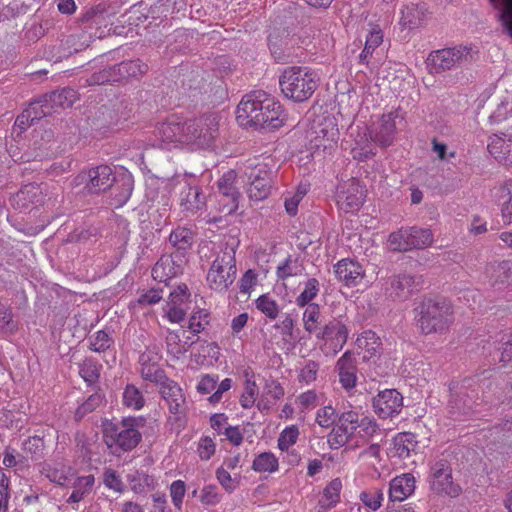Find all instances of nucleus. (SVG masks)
Here are the masks:
<instances>
[{
    "instance_id": "1",
    "label": "nucleus",
    "mask_w": 512,
    "mask_h": 512,
    "mask_svg": "<svg viewBox=\"0 0 512 512\" xmlns=\"http://www.w3.org/2000/svg\"><path fill=\"white\" fill-rule=\"evenodd\" d=\"M416 325L422 334H442L453 322L451 303L440 297H425L414 309Z\"/></svg>"
},
{
    "instance_id": "2",
    "label": "nucleus",
    "mask_w": 512,
    "mask_h": 512,
    "mask_svg": "<svg viewBox=\"0 0 512 512\" xmlns=\"http://www.w3.org/2000/svg\"><path fill=\"white\" fill-rule=\"evenodd\" d=\"M279 86L285 98L302 103L310 99L317 90L319 78L308 67L290 66L280 75Z\"/></svg>"
},
{
    "instance_id": "3",
    "label": "nucleus",
    "mask_w": 512,
    "mask_h": 512,
    "mask_svg": "<svg viewBox=\"0 0 512 512\" xmlns=\"http://www.w3.org/2000/svg\"><path fill=\"white\" fill-rule=\"evenodd\" d=\"M235 250L227 245L216 254L207 274V282L215 291H226L236 279Z\"/></svg>"
},
{
    "instance_id": "4",
    "label": "nucleus",
    "mask_w": 512,
    "mask_h": 512,
    "mask_svg": "<svg viewBox=\"0 0 512 512\" xmlns=\"http://www.w3.org/2000/svg\"><path fill=\"white\" fill-rule=\"evenodd\" d=\"M310 148L314 153L331 154L336 148L339 130L335 120L329 116L318 117L308 132Z\"/></svg>"
},
{
    "instance_id": "5",
    "label": "nucleus",
    "mask_w": 512,
    "mask_h": 512,
    "mask_svg": "<svg viewBox=\"0 0 512 512\" xmlns=\"http://www.w3.org/2000/svg\"><path fill=\"white\" fill-rule=\"evenodd\" d=\"M433 241L432 231L418 226L402 227L392 232L388 238L390 248L400 252L424 249L431 246Z\"/></svg>"
},
{
    "instance_id": "6",
    "label": "nucleus",
    "mask_w": 512,
    "mask_h": 512,
    "mask_svg": "<svg viewBox=\"0 0 512 512\" xmlns=\"http://www.w3.org/2000/svg\"><path fill=\"white\" fill-rule=\"evenodd\" d=\"M483 284L496 295L512 291V260H492L482 271Z\"/></svg>"
},
{
    "instance_id": "7",
    "label": "nucleus",
    "mask_w": 512,
    "mask_h": 512,
    "mask_svg": "<svg viewBox=\"0 0 512 512\" xmlns=\"http://www.w3.org/2000/svg\"><path fill=\"white\" fill-rule=\"evenodd\" d=\"M219 121L216 114H206L196 119L185 120V144L198 147L209 146L218 134Z\"/></svg>"
},
{
    "instance_id": "8",
    "label": "nucleus",
    "mask_w": 512,
    "mask_h": 512,
    "mask_svg": "<svg viewBox=\"0 0 512 512\" xmlns=\"http://www.w3.org/2000/svg\"><path fill=\"white\" fill-rule=\"evenodd\" d=\"M429 484L437 495L457 498L462 493L461 486L453 480L452 467L446 459L437 460L431 465Z\"/></svg>"
},
{
    "instance_id": "9",
    "label": "nucleus",
    "mask_w": 512,
    "mask_h": 512,
    "mask_svg": "<svg viewBox=\"0 0 512 512\" xmlns=\"http://www.w3.org/2000/svg\"><path fill=\"white\" fill-rule=\"evenodd\" d=\"M115 177L110 166L99 165L79 173L73 179V185L83 186V190L87 193H100L112 186Z\"/></svg>"
},
{
    "instance_id": "10",
    "label": "nucleus",
    "mask_w": 512,
    "mask_h": 512,
    "mask_svg": "<svg viewBox=\"0 0 512 512\" xmlns=\"http://www.w3.org/2000/svg\"><path fill=\"white\" fill-rule=\"evenodd\" d=\"M106 443L123 451L134 449L141 441V434L135 427V419H123L120 424L106 428Z\"/></svg>"
},
{
    "instance_id": "11",
    "label": "nucleus",
    "mask_w": 512,
    "mask_h": 512,
    "mask_svg": "<svg viewBox=\"0 0 512 512\" xmlns=\"http://www.w3.org/2000/svg\"><path fill=\"white\" fill-rule=\"evenodd\" d=\"M471 48L467 46H457L433 51L427 58V65L431 73H442L471 59Z\"/></svg>"
},
{
    "instance_id": "12",
    "label": "nucleus",
    "mask_w": 512,
    "mask_h": 512,
    "mask_svg": "<svg viewBox=\"0 0 512 512\" xmlns=\"http://www.w3.org/2000/svg\"><path fill=\"white\" fill-rule=\"evenodd\" d=\"M271 96L263 90L253 91L245 95L237 106L236 119L243 127H252V122L262 115L264 103L270 100Z\"/></svg>"
},
{
    "instance_id": "13",
    "label": "nucleus",
    "mask_w": 512,
    "mask_h": 512,
    "mask_svg": "<svg viewBox=\"0 0 512 512\" xmlns=\"http://www.w3.org/2000/svg\"><path fill=\"white\" fill-rule=\"evenodd\" d=\"M248 179L247 193L250 199L261 201L268 197L271 191L272 177L266 165H257L245 172Z\"/></svg>"
},
{
    "instance_id": "14",
    "label": "nucleus",
    "mask_w": 512,
    "mask_h": 512,
    "mask_svg": "<svg viewBox=\"0 0 512 512\" xmlns=\"http://www.w3.org/2000/svg\"><path fill=\"white\" fill-rule=\"evenodd\" d=\"M184 129L185 120L173 116L157 126L155 136L162 147H175L177 144H185L186 131Z\"/></svg>"
},
{
    "instance_id": "15",
    "label": "nucleus",
    "mask_w": 512,
    "mask_h": 512,
    "mask_svg": "<svg viewBox=\"0 0 512 512\" xmlns=\"http://www.w3.org/2000/svg\"><path fill=\"white\" fill-rule=\"evenodd\" d=\"M101 18V15L95 13L94 10H90L82 16L81 21L83 24H86V30L80 33L72 34L67 37L64 45L66 46V50L68 51V53H77L90 46V43L92 42L93 38L97 36H93L92 33L88 30H91L94 24L98 25L100 23Z\"/></svg>"
},
{
    "instance_id": "16",
    "label": "nucleus",
    "mask_w": 512,
    "mask_h": 512,
    "mask_svg": "<svg viewBox=\"0 0 512 512\" xmlns=\"http://www.w3.org/2000/svg\"><path fill=\"white\" fill-rule=\"evenodd\" d=\"M365 199V190L355 179L348 180L338 187L337 202L345 212L357 211Z\"/></svg>"
},
{
    "instance_id": "17",
    "label": "nucleus",
    "mask_w": 512,
    "mask_h": 512,
    "mask_svg": "<svg viewBox=\"0 0 512 512\" xmlns=\"http://www.w3.org/2000/svg\"><path fill=\"white\" fill-rule=\"evenodd\" d=\"M236 178V172L230 170L224 173L217 183L219 202H222L220 211L225 214H231L238 208L239 192L235 186Z\"/></svg>"
},
{
    "instance_id": "18",
    "label": "nucleus",
    "mask_w": 512,
    "mask_h": 512,
    "mask_svg": "<svg viewBox=\"0 0 512 512\" xmlns=\"http://www.w3.org/2000/svg\"><path fill=\"white\" fill-rule=\"evenodd\" d=\"M403 407V396L396 389H385L373 398V408L380 418L398 415Z\"/></svg>"
},
{
    "instance_id": "19",
    "label": "nucleus",
    "mask_w": 512,
    "mask_h": 512,
    "mask_svg": "<svg viewBox=\"0 0 512 512\" xmlns=\"http://www.w3.org/2000/svg\"><path fill=\"white\" fill-rule=\"evenodd\" d=\"M253 122L252 127L275 130L284 125L285 115L281 105L273 97L264 103V110Z\"/></svg>"
},
{
    "instance_id": "20",
    "label": "nucleus",
    "mask_w": 512,
    "mask_h": 512,
    "mask_svg": "<svg viewBox=\"0 0 512 512\" xmlns=\"http://www.w3.org/2000/svg\"><path fill=\"white\" fill-rule=\"evenodd\" d=\"M159 393L168 406L169 412L181 415L185 412V396L182 388L172 379L167 378L159 386Z\"/></svg>"
},
{
    "instance_id": "21",
    "label": "nucleus",
    "mask_w": 512,
    "mask_h": 512,
    "mask_svg": "<svg viewBox=\"0 0 512 512\" xmlns=\"http://www.w3.org/2000/svg\"><path fill=\"white\" fill-rule=\"evenodd\" d=\"M397 117L396 111L383 114L378 124L370 131L371 140L381 147L392 145L396 133L395 120Z\"/></svg>"
},
{
    "instance_id": "22",
    "label": "nucleus",
    "mask_w": 512,
    "mask_h": 512,
    "mask_svg": "<svg viewBox=\"0 0 512 512\" xmlns=\"http://www.w3.org/2000/svg\"><path fill=\"white\" fill-rule=\"evenodd\" d=\"M182 259L179 256L163 255L152 268V277L158 282L167 283L182 272Z\"/></svg>"
},
{
    "instance_id": "23",
    "label": "nucleus",
    "mask_w": 512,
    "mask_h": 512,
    "mask_svg": "<svg viewBox=\"0 0 512 512\" xmlns=\"http://www.w3.org/2000/svg\"><path fill=\"white\" fill-rule=\"evenodd\" d=\"M495 203L501 207V217L505 224H512V180L495 186L491 190Z\"/></svg>"
},
{
    "instance_id": "24",
    "label": "nucleus",
    "mask_w": 512,
    "mask_h": 512,
    "mask_svg": "<svg viewBox=\"0 0 512 512\" xmlns=\"http://www.w3.org/2000/svg\"><path fill=\"white\" fill-rule=\"evenodd\" d=\"M134 180L130 173L122 172L116 175L112 186H110V196L115 201V206L124 205L130 198L133 190Z\"/></svg>"
},
{
    "instance_id": "25",
    "label": "nucleus",
    "mask_w": 512,
    "mask_h": 512,
    "mask_svg": "<svg viewBox=\"0 0 512 512\" xmlns=\"http://www.w3.org/2000/svg\"><path fill=\"white\" fill-rule=\"evenodd\" d=\"M489 153L497 160L506 165H512V136L493 135L488 143Z\"/></svg>"
},
{
    "instance_id": "26",
    "label": "nucleus",
    "mask_w": 512,
    "mask_h": 512,
    "mask_svg": "<svg viewBox=\"0 0 512 512\" xmlns=\"http://www.w3.org/2000/svg\"><path fill=\"white\" fill-rule=\"evenodd\" d=\"M389 285L387 291L391 297L405 299L417 290L418 282L414 276L403 273L391 277Z\"/></svg>"
},
{
    "instance_id": "27",
    "label": "nucleus",
    "mask_w": 512,
    "mask_h": 512,
    "mask_svg": "<svg viewBox=\"0 0 512 512\" xmlns=\"http://www.w3.org/2000/svg\"><path fill=\"white\" fill-rule=\"evenodd\" d=\"M336 277L347 286H355L363 277V270L359 263L344 259L334 266Z\"/></svg>"
},
{
    "instance_id": "28",
    "label": "nucleus",
    "mask_w": 512,
    "mask_h": 512,
    "mask_svg": "<svg viewBox=\"0 0 512 512\" xmlns=\"http://www.w3.org/2000/svg\"><path fill=\"white\" fill-rule=\"evenodd\" d=\"M427 20V8L424 4H408L401 9L400 25L413 29L425 23Z\"/></svg>"
},
{
    "instance_id": "29",
    "label": "nucleus",
    "mask_w": 512,
    "mask_h": 512,
    "mask_svg": "<svg viewBox=\"0 0 512 512\" xmlns=\"http://www.w3.org/2000/svg\"><path fill=\"white\" fill-rule=\"evenodd\" d=\"M415 489V479L410 473L397 476L390 482L389 498L391 501H403L408 498Z\"/></svg>"
},
{
    "instance_id": "30",
    "label": "nucleus",
    "mask_w": 512,
    "mask_h": 512,
    "mask_svg": "<svg viewBox=\"0 0 512 512\" xmlns=\"http://www.w3.org/2000/svg\"><path fill=\"white\" fill-rule=\"evenodd\" d=\"M180 196V205L184 211L195 213L205 206L206 198L199 186L184 187Z\"/></svg>"
},
{
    "instance_id": "31",
    "label": "nucleus",
    "mask_w": 512,
    "mask_h": 512,
    "mask_svg": "<svg viewBox=\"0 0 512 512\" xmlns=\"http://www.w3.org/2000/svg\"><path fill=\"white\" fill-rule=\"evenodd\" d=\"M46 103L51 109V113L57 108H69L78 99L77 92L72 88H63L56 90L44 96Z\"/></svg>"
},
{
    "instance_id": "32",
    "label": "nucleus",
    "mask_w": 512,
    "mask_h": 512,
    "mask_svg": "<svg viewBox=\"0 0 512 512\" xmlns=\"http://www.w3.org/2000/svg\"><path fill=\"white\" fill-rule=\"evenodd\" d=\"M383 31L378 25H371L366 38L362 52L359 54V63L368 65L369 58L372 56L376 48L383 43Z\"/></svg>"
},
{
    "instance_id": "33",
    "label": "nucleus",
    "mask_w": 512,
    "mask_h": 512,
    "mask_svg": "<svg viewBox=\"0 0 512 512\" xmlns=\"http://www.w3.org/2000/svg\"><path fill=\"white\" fill-rule=\"evenodd\" d=\"M348 333L347 327L341 321L332 320L316 333V337L322 340H335L342 347L347 341Z\"/></svg>"
},
{
    "instance_id": "34",
    "label": "nucleus",
    "mask_w": 512,
    "mask_h": 512,
    "mask_svg": "<svg viewBox=\"0 0 512 512\" xmlns=\"http://www.w3.org/2000/svg\"><path fill=\"white\" fill-rule=\"evenodd\" d=\"M41 200V189L35 184L25 185L11 199L12 204L17 208H28L29 205L40 203Z\"/></svg>"
},
{
    "instance_id": "35",
    "label": "nucleus",
    "mask_w": 512,
    "mask_h": 512,
    "mask_svg": "<svg viewBox=\"0 0 512 512\" xmlns=\"http://www.w3.org/2000/svg\"><path fill=\"white\" fill-rule=\"evenodd\" d=\"M139 362L141 366L140 373L144 380L150 381L159 386L168 378L165 371L161 369L157 363L150 362L147 356L141 355Z\"/></svg>"
},
{
    "instance_id": "36",
    "label": "nucleus",
    "mask_w": 512,
    "mask_h": 512,
    "mask_svg": "<svg viewBox=\"0 0 512 512\" xmlns=\"http://www.w3.org/2000/svg\"><path fill=\"white\" fill-rule=\"evenodd\" d=\"M189 340L190 338L188 337L186 341H182L177 332L168 331L166 335L167 352L175 358H179L189 350L192 344L195 343L194 341Z\"/></svg>"
},
{
    "instance_id": "37",
    "label": "nucleus",
    "mask_w": 512,
    "mask_h": 512,
    "mask_svg": "<svg viewBox=\"0 0 512 512\" xmlns=\"http://www.w3.org/2000/svg\"><path fill=\"white\" fill-rule=\"evenodd\" d=\"M342 489V482L340 479H333L324 489L323 497L320 500V505L324 509H329L335 506L340 500V491Z\"/></svg>"
},
{
    "instance_id": "38",
    "label": "nucleus",
    "mask_w": 512,
    "mask_h": 512,
    "mask_svg": "<svg viewBox=\"0 0 512 512\" xmlns=\"http://www.w3.org/2000/svg\"><path fill=\"white\" fill-rule=\"evenodd\" d=\"M122 401L125 407L133 410H140L145 404L142 392L132 384L126 385Z\"/></svg>"
},
{
    "instance_id": "39",
    "label": "nucleus",
    "mask_w": 512,
    "mask_h": 512,
    "mask_svg": "<svg viewBox=\"0 0 512 512\" xmlns=\"http://www.w3.org/2000/svg\"><path fill=\"white\" fill-rule=\"evenodd\" d=\"M302 270L303 268L299 261L289 256L277 266L276 275L278 279L284 281L289 277L301 275Z\"/></svg>"
},
{
    "instance_id": "40",
    "label": "nucleus",
    "mask_w": 512,
    "mask_h": 512,
    "mask_svg": "<svg viewBox=\"0 0 512 512\" xmlns=\"http://www.w3.org/2000/svg\"><path fill=\"white\" fill-rule=\"evenodd\" d=\"M169 241L178 250H186L192 245L193 233L188 228L178 227L171 232Z\"/></svg>"
},
{
    "instance_id": "41",
    "label": "nucleus",
    "mask_w": 512,
    "mask_h": 512,
    "mask_svg": "<svg viewBox=\"0 0 512 512\" xmlns=\"http://www.w3.org/2000/svg\"><path fill=\"white\" fill-rule=\"evenodd\" d=\"M256 308L266 317L275 320L280 312V307L269 294L259 296L255 301Z\"/></svg>"
},
{
    "instance_id": "42",
    "label": "nucleus",
    "mask_w": 512,
    "mask_h": 512,
    "mask_svg": "<svg viewBox=\"0 0 512 512\" xmlns=\"http://www.w3.org/2000/svg\"><path fill=\"white\" fill-rule=\"evenodd\" d=\"M304 329L309 333H317L320 324V307L317 304L307 305L303 313Z\"/></svg>"
},
{
    "instance_id": "43",
    "label": "nucleus",
    "mask_w": 512,
    "mask_h": 512,
    "mask_svg": "<svg viewBox=\"0 0 512 512\" xmlns=\"http://www.w3.org/2000/svg\"><path fill=\"white\" fill-rule=\"evenodd\" d=\"M79 374L89 385L98 381L100 376V366L91 358L84 359L79 364Z\"/></svg>"
},
{
    "instance_id": "44",
    "label": "nucleus",
    "mask_w": 512,
    "mask_h": 512,
    "mask_svg": "<svg viewBox=\"0 0 512 512\" xmlns=\"http://www.w3.org/2000/svg\"><path fill=\"white\" fill-rule=\"evenodd\" d=\"M359 420V414L349 410L338 417L336 426L352 437L359 426Z\"/></svg>"
},
{
    "instance_id": "45",
    "label": "nucleus",
    "mask_w": 512,
    "mask_h": 512,
    "mask_svg": "<svg viewBox=\"0 0 512 512\" xmlns=\"http://www.w3.org/2000/svg\"><path fill=\"white\" fill-rule=\"evenodd\" d=\"M252 468L257 472L272 473L278 469V460L273 453L264 452L254 459Z\"/></svg>"
},
{
    "instance_id": "46",
    "label": "nucleus",
    "mask_w": 512,
    "mask_h": 512,
    "mask_svg": "<svg viewBox=\"0 0 512 512\" xmlns=\"http://www.w3.org/2000/svg\"><path fill=\"white\" fill-rule=\"evenodd\" d=\"M492 5L499 9V17L502 23L512 37V0H490Z\"/></svg>"
},
{
    "instance_id": "47",
    "label": "nucleus",
    "mask_w": 512,
    "mask_h": 512,
    "mask_svg": "<svg viewBox=\"0 0 512 512\" xmlns=\"http://www.w3.org/2000/svg\"><path fill=\"white\" fill-rule=\"evenodd\" d=\"M319 282L316 278H310L305 283L304 290L296 298V304L300 307L309 305L319 292Z\"/></svg>"
},
{
    "instance_id": "48",
    "label": "nucleus",
    "mask_w": 512,
    "mask_h": 512,
    "mask_svg": "<svg viewBox=\"0 0 512 512\" xmlns=\"http://www.w3.org/2000/svg\"><path fill=\"white\" fill-rule=\"evenodd\" d=\"M89 342L91 350L101 353L108 350L114 341L106 331L100 330L89 338Z\"/></svg>"
},
{
    "instance_id": "49",
    "label": "nucleus",
    "mask_w": 512,
    "mask_h": 512,
    "mask_svg": "<svg viewBox=\"0 0 512 512\" xmlns=\"http://www.w3.org/2000/svg\"><path fill=\"white\" fill-rule=\"evenodd\" d=\"M358 428L361 437L367 440L382 434L376 420L367 416L360 418Z\"/></svg>"
},
{
    "instance_id": "50",
    "label": "nucleus",
    "mask_w": 512,
    "mask_h": 512,
    "mask_svg": "<svg viewBox=\"0 0 512 512\" xmlns=\"http://www.w3.org/2000/svg\"><path fill=\"white\" fill-rule=\"evenodd\" d=\"M296 404L301 411H309L321 404V397L314 390H308L297 396Z\"/></svg>"
},
{
    "instance_id": "51",
    "label": "nucleus",
    "mask_w": 512,
    "mask_h": 512,
    "mask_svg": "<svg viewBox=\"0 0 512 512\" xmlns=\"http://www.w3.org/2000/svg\"><path fill=\"white\" fill-rule=\"evenodd\" d=\"M356 345L358 348L365 349L368 353L373 354L380 343L376 334L371 330H367L356 339Z\"/></svg>"
},
{
    "instance_id": "52",
    "label": "nucleus",
    "mask_w": 512,
    "mask_h": 512,
    "mask_svg": "<svg viewBox=\"0 0 512 512\" xmlns=\"http://www.w3.org/2000/svg\"><path fill=\"white\" fill-rule=\"evenodd\" d=\"M337 419L336 410L331 405L320 408L316 413V423L322 428L332 427Z\"/></svg>"
},
{
    "instance_id": "53",
    "label": "nucleus",
    "mask_w": 512,
    "mask_h": 512,
    "mask_svg": "<svg viewBox=\"0 0 512 512\" xmlns=\"http://www.w3.org/2000/svg\"><path fill=\"white\" fill-rule=\"evenodd\" d=\"M102 403H103L102 395L99 393H93L76 410V412H75L76 419H78V420L82 419L86 414L94 411Z\"/></svg>"
},
{
    "instance_id": "54",
    "label": "nucleus",
    "mask_w": 512,
    "mask_h": 512,
    "mask_svg": "<svg viewBox=\"0 0 512 512\" xmlns=\"http://www.w3.org/2000/svg\"><path fill=\"white\" fill-rule=\"evenodd\" d=\"M209 324V313L205 310L194 312L189 319V330L194 334L202 332Z\"/></svg>"
},
{
    "instance_id": "55",
    "label": "nucleus",
    "mask_w": 512,
    "mask_h": 512,
    "mask_svg": "<svg viewBox=\"0 0 512 512\" xmlns=\"http://www.w3.org/2000/svg\"><path fill=\"white\" fill-rule=\"evenodd\" d=\"M298 436L299 429L295 425L285 428L278 438L279 449L282 451L288 450L296 443Z\"/></svg>"
},
{
    "instance_id": "56",
    "label": "nucleus",
    "mask_w": 512,
    "mask_h": 512,
    "mask_svg": "<svg viewBox=\"0 0 512 512\" xmlns=\"http://www.w3.org/2000/svg\"><path fill=\"white\" fill-rule=\"evenodd\" d=\"M360 500L363 504L372 510H377L381 506L383 494L380 490L363 491L360 494Z\"/></svg>"
},
{
    "instance_id": "57",
    "label": "nucleus",
    "mask_w": 512,
    "mask_h": 512,
    "mask_svg": "<svg viewBox=\"0 0 512 512\" xmlns=\"http://www.w3.org/2000/svg\"><path fill=\"white\" fill-rule=\"evenodd\" d=\"M26 110H31L30 119L33 123L34 121L51 114V109H49V106L46 103L44 97L39 101L30 103L29 107L26 108Z\"/></svg>"
},
{
    "instance_id": "58",
    "label": "nucleus",
    "mask_w": 512,
    "mask_h": 512,
    "mask_svg": "<svg viewBox=\"0 0 512 512\" xmlns=\"http://www.w3.org/2000/svg\"><path fill=\"white\" fill-rule=\"evenodd\" d=\"M258 394L257 386L255 382L250 380L246 381V385L244 388V392L241 395L240 403L243 408H251L256 400V396Z\"/></svg>"
},
{
    "instance_id": "59",
    "label": "nucleus",
    "mask_w": 512,
    "mask_h": 512,
    "mask_svg": "<svg viewBox=\"0 0 512 512\" xmlns=\"http://www.w3.org/2000/svg\"><path fill=\"white\" fill-rule=\"evenodd\" d=\"M103 477V482L107 488L118 493H122L124 491V484L116 471L106 469Z\"/></svg>"
},
{
    "instance_id": "60",
    "label": "nucleus",
    "mask_w": 512,
    "mask_h": 512,
    "mask_svg": "<svg viewBox=\"0 0 512 512\" xmlns=\"http://www.w3.org/2000/svg\"><path fill=\"white\" fill-rule=\"evenodd\" d=\"M351 436L345 433L343 430L339 429L337 426L333 427L331 432L328 435V443L332 449H338L345 445Z\"/></svg>"
},
{
    "instance_id": "61",
    "label": "nucleus",
    "mask_w": 512,
    "mask_h": 512,
    "mask_svg": "<svg viewBox=\"0 0 512 512\" xmlns=\"http://www.w3.org/2000/svg\"><path fill=\"white\" fill-rule=\"evenodd\" d=\"M410 438L409 434H402L395 439V448L399 457H408L410 450L414 449L415 444Z\"/></svg>"
},
{
    "instance_id": "62",
    "label": "nucleus",
    "mask_w": 512,
    "mask_h": 512,
    "mask_svg": "<svg viewBox=\"0 0 512 512\" xmlns=\"http://www.w3.org/2000/svg\"><path fill=\"white\" fill-rule=\"evenodd\" d=\"M319 370V364L315 361H308L301 369L299 374V381L310 384L316 380Z\"/></svg>"
},
{
    "instance_id": "63",
    "label": "nucleus",
    "mask_w": 512,
    "mask_h": 512,
    "mask_svg": "<svg viewBox=\"0 0 512 512\" xmlns=\"http://www.w3.org/2000/svg\"><path fill=\"white\" fill-rule=\"evenodd\" d=\"M43 473L51 482L61 486L65 485L68 479L65 470L56 466L48 465L44 467Z\"/></svg>"
},
{
    "instance_id": "64",
    "label": "nucleus",
    "mask_w": 512,
    "mask_h": 512,
    "mask_svg": "<svg viewBox=\"0 0 512 512\" xmlns=\"http://www.w3.org/2000/svg\"><path fill=\"white\" fill-rule=\"evenodd\" d=\"M189 297L190 293L188 292L187 286L185 284L179 285L177 289L170 293L169 300L166 305L182 306L188 301Z\"/></svg>"
}]
</instances>
